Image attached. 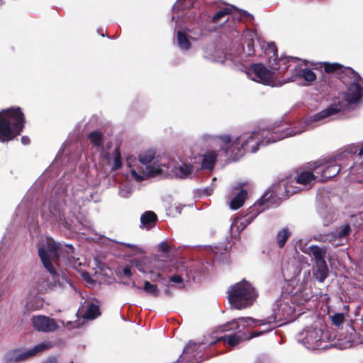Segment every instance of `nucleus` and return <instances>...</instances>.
<instances>
[{
	"label": "nucleus",
	"instance_id": "nucleus-5",
	"mask_svg": "<svg viewBox=\"0 0 363 363\" xmlns=\"http://www.w3.org/2000/svg\"><path fill=\"white\" fill-rule=\"evenodd\" d=\"M318 178L310 171H301L294 178H287L274 186L277 193L278 200L281 201L302 190L312 187Z\"/></svg>",
	"mask_w": 363,
	"mask_h": 363
},
{
	"label": "nucleus",
	"instance_id": "nucleus-46",
	"mask_svg": "<svg viewBox=\"0 0 363 363\" xmlns=\"http://www.w3.org/2000/svg\"><path fill=\"white\" fill-rule=\"evenodd\" d=\"M123 274L126 277H130L131 275V269L129 267H125L123 269Z\"/></svg>",
	"mask_w": 363,
	"mask_h": 363
},
{
	"label": "nucleus",
	"instance_id": "nucleus-51",
	"mask_svg": "<svg viewBox=\"0 0 363 363\" xmlns=\"http://www.w3.org/2000/svg\"><path fill=\"white\" fill-rule=\"evenodd\" d=\"M359 156H363V144L362 145L361 148L359 149Z\"/></svg>",
	"mask_w": 363,
	"mask_h": 363
},
{
	"label": "nucleus",
	"instance_id": "nucleus-20",
	"mask_svg": "<svg viewBox=\"0 0 363 363\" xmlns=\"http://www.w3.org/2000/svg\"><path fill=\"white\" fill-rule=\"evenodd\" d=\"M298 245L302 252H303L306 254H308L312 258V259L315 262V264L325 262V257L327 251L325 247L311 245L308 247H306V246H304V247H302L301 240L298 241Z\"/></svg>",
	"mask_w": 363,
	"mask_h": 363
},
{
	"label": "nucleus",
	"instance_id": "nucleus-12",
	"mask_svg": "<svg viewBox=\"0 0 363 363\" xmlns=\"http://www.w3.org/2000/svg\"><path fill=\"white\" fill-rule=\"evenodd\" d=\"M274 197L278 199L277 193L275 192L274 186L272 189L264 193V194L257 200L253 206H250L247 210L245 220L249 223L261 212L265 209L277 206L278 203L275 201Z\"/></svg>",
	"mask_w": 363,
	"mask_h": 363
},
{
	"label": "nucleus",
	"instance_id": "nucleus-24",
	"mask_svg": "<svg viewBox=\"0 0 363 363\" xmlns=\"http://www.w3.org/2000/svg\"><path fill=\"white\" fill-rule=\"evenodd\" d=\"M257 319H254L250 317L247 318H239L237 319H234L232 321L228 323L227 324L222 326V330L223 331H229L231 330H237L239 329L240 326L242 325L243 328L246 326H249V322H252L255 325H257L255 323V320Z\"/></svg>",
	"mask_w": 363,
	"mask_h": 363
},
{
	"label": "nucleus",
	"instance_id": "nucleus-47",
	"mask_svg": "<svg viewBox=\"0 0 363 363\" xmlns=\"http://www.w3.org/2000/svg\"><path fill=\"white\" fill-rule=\"evenodd\" d=\"M43 363H57V359L55 357H50L48 358L45 361H44Z\"/></svg>",
	"mask_w": 363,
	"mask_h": 363
},
{
	"label": "nucleus",
	"instance_id": "nucleus-52",
	"mask_svg": "<svg viewBox=\"0 0 363 363\" xmlns=\"http://www.w3.org/2000/svg\"><path fill=\"white\" fill-rule=\"evenodd\" d=\"M244 16H247L249 17L250 19H252V16L250 15V13H248L247 12L245 11L244 13H243Z\"/></svg>",
	"mask_w": 363,
	"mask_h": 363
},
{
	"label": "nucleus",
	"instance_id": "nucleus-48",
	"mask_svg": "<svg viewBox=\"0 0 363 363\" xmlns=\"http://www.w3.org/2000/svg\"><path fill=\"white\" fill-rule=\"evenodd\" d=\"M21 142L23 145H28L30 143V139L27 136H23L21 138Z\"/></svg>",
	"mask_w": 363,
	"mask_h": 363
},
{
	"label": "nucleus",
	"instance_id": "nucleus-18",
	"mask_svg": "<svg viewBox=\"0 0 363 363\" xmlns=\"http://www.w3.org/2000/svg\"><path fill=\"white\" fill-rule=\"evenodd\" d=\"M305 67L303 65L298 64L292 69L291 76L284 83L294 82L298 79H303L308 84L314 82L316 79V74L310 69L307 68V64L304 63Z\"/></svg>",
	"mask_w": 363,
	"mask_h": 363
},
{
	"label": "nucleus",
	"instance_id": "nucleus-31",
	"mask_svg": "<svg viewBox=\"0 0 363 363\" xmlns=\"http://www.w3.org/2000/svg\"><path fill=\"white\" fill-rule=\"evenodd\" d=\"M223 339L225 340V341L228 343L229 347H233L239 342H240L242 340L247 339V337H245V335L241 332H238L227 337H220L218 339V340Z\"/></svg>",
	"mask_w": 363,
	"mask_h": 363
},
{
	"label": "nucleus",
	"instance_id": "nucleus-27",
	"mask_svg": "<svg viewBox=\"0 0 363 363\" xmlns=\"http://www.w3.org/2000/svg\"><path fill=\"white\" fill-rule=\"evenodd\" d=\"M329 269L326 262L315 264L313 276L319 282H323L328 276Z\"/></svg>",
	"mask_w": 363,
	"mask_h": 363
},
{
	"label": "nucleus",
	"instance_id": "nucleus-41",
	"mask_svg": "<svg viewBox=\"0 0 363 363\" xmlns=\"http://www.w3.org/2000/svg\"><path fill=\"white\" fill-rule=\"evenodd\" d=\"M263 326H267V328L264 330H260V331H254L250 333V335L247 337V339H251L253 337H256L257 336H259L262 334H264L266 332H269L272 330L275 326L273 324L270 325H264Z\"/></svg>",
	"mask_w": 363,
	"mask_h": 363
},
{
	"label": "nucleus",
	"instance_id": "nucleus-7",
	"mask_svg": "<svg viewBox=\"0 0 363 363\" xmlns=\"http://www.w3.org/2000/svg\"><path fill=\"white\" fill-rule=\"evenodd\" d=\"M297 339L308 350H319L326 349V343L331 340L333 337L328 333L323 322L318 320L311 325L306 326L298 334Z\"/></svg>",
	"mask_w": 363,
	"mask_h": 363
},
{
	"label": "nucleus",
	"instance_id": "nucleus-15",
	"mask_svg": "<svg viewBox=\"0 0 363 363\" xmlns=\"http://www.w3.org/2000/svg\"><path fill=\"white\" fill-rule=\"evenodd\" d=\"M266 55L268 56L269 66L272 69H286L291 62L296 63L299 60L292 57H281V58L277 57V52L276 48L274 44L269 45V48L266 51Z\"/></svg>",
	"mask_w": 363,
	"mask_h": 363
},
{
	"label": "nucleus",
	"instance_id": "nucleus-9",
	"mask_svg": "<svg viewBox=\"0 0 363 363\" xmlns=\"http://www.w3.org/2000/svg\"><path fill=\"white\" fill-rule=\"evenodd\" d=\"M177 44L182 50H188L191 48L189 38L196 39L202 35L204 23L196 20V23L179 21L176 20Z\"/></svg>",
	"mask_w": 363,
	"mask_h": 363
},
{
	"label": "nucleus",
	"instance_id": "nucleus-11",
	"mask_svg": "<svg viewBox=\"0 0 363 363\" xmlns=\"http://www.w3.org/2000/svg\"><path fill=\"white\" fill-rule=\"evenodd\" d=\"M193 0H178L173 6L172 21L179 20V21L196 23V20L204 23L206 16H198L193 10H187L186 9L193 6Z\"/></svg>",
	"mask_w": 363,
	"mask_h": 363
},
{
	"label": "nucleus",
	"instance_id": "nucleus-13",
	"mask_svg": "<svg viewBox=\"0 0 363 363\" xmlns=\"http://www.w3.org/2000/svg\"><path fill=\"white\" fill-rule=\"evenodd\" d=\"M252 80L271 86H279L284 84L282 82H276L274 72L267 69L262 64H253L247 72Z\"/></svg>",
	"mask_w": 363,
	"mask_h": 363
},
{
	"label": "nucleus",
	"instance_id": "nucleus-44",
	"mask_svg": "<svg viewBox=\"0 0 363 363\" xmlns=\"http://www.w3.org/2000/svg\"><path fill=\"white\" fill-rule=\"evenodd\" d=\"M211 250L213 251V253L218 255V254H223V252L226 251L227 249H226V247L223 248L220 247L216 246L214 247H212Z\"/></svg>",
	"mask_w": 363,
	"mask_h": 363
},
{
	"label": "nucleus",
	"instance_id": "nucleus-43",
	"mask_svg": "<svg viewBox=\"0 0 363 363\" xmlns=\"http://www.w3.org/2000/svg\"><path fill=\"white\" fill-rule=\"evenodd\" d=\"M132 188L128 184L122 185L119 189V195L123 198H128L132 194Z\"/></svg>",
	"mask_w": 363,
	"mask_h": 363
},
{
	"label": "nucleus",
	"instance_id": "nucleus-42",
	"mask_svg": "<svg viewBox=\"0 0 363 363\" xmlns=\"http://www.w3.org/2000/svg\"><path fill=\"white\" fill-rule=\"evenodd\" d=\"M330 318L332 320V323L333 325L339 327L340 326L344 320H345V315L342 313H335L333 315H330Z\"/></svg>",
	"mask_w": 363,
	"mask_h": 363
},
{
	"label": "nucleus",
	"instance_id": "nucleus-34",
	"mask_svg": "<svg viewBox=\"0 0 363 363\" xmlns=\"http://www.w3.org/2000/svg\"><path fill=\"white\" fill-rule=\"evenodd\" d=\"M100 315L99 308L95 303H90L88 306V308L84 314V318L85 319L93 320L98 317Z\"/></svg>",
	"mask_w": 363,
	"mask_h": 363
},
{
	"label": "nucleus",
	"instance_id": "nucleus-38",
	"mask_svg": "<svg viewBox=\"0 0 363 363\" xmlns=\"http://www.w3.org/2000/svg\"><path fill=\"white\" fill-rule=\"evenodd\" d=\"M289 231L286 228H283L278 233L277 236V240L280 247H282L285 245V242L289 238Z\"/></svg>",
	"mask_w": 363,
	"mask_h": 363
},
{
	"label": "nucleus",
	"instance_id": "nucleus-55",
	"mask_svg": "<svg viewBox=\"0 0 363 363\" xmlns=\"http://www.w3.org/2000/svg\"><path fill=\"white\" fill-rule=\"evenodd\" d=\"M361 218H363V214H360Z\"/></svg>",
	"mask_w": 363,
	"mask_h": 363
},
{
	"label": "nucleus",
	"instance_id": "nucleus-49",
	"mask_svg": "<svg viewBox=\"0 0 363 363\" xmlns=\"http://www.w3.org/2000/svg\"><path fill=\"white\" fill-rule=\"evenodd\" d=\"M211 59L212 60H214V61H216V62H223L224 60H223L222 57H220V58H216V57H211Z\"/></svg>",
	"mask_w": 363,
	"mask_h": 363
},
{
	"label": "nucleus",
	"instance_id": "nucleus-26",
	"mask_svg": "<svg viewBox=\"0 0 363 363\" xmlns=\"http://www.w3.org/2000/svg\"><path fill=\"white\" fill-rule=\"evenodd\" d=\"M345 334L340 333L337 335V340L343 341L346 347H350L355 340V330L352 326L347 325L345 328Z\"/></svg>",
	"mask_w": 363,
	"mask_h": 363
},
{
	"label": "nucleus",
	"instance_id": "nucleus-32",
	"mask_svg": "<svg viewBox=\"0 0 363 363\" xmlns=\"http://www.w3.org/2000/svg\"><path fill=\"white\" fill-rule=\"evenodd\" d=\"M199 345L195 342H190L184 348L183 354L180 357V359L189 361L192 357L196 355V352L199 347Z\"/></svg>",
	"mask_w": 363,
	"mask_h": 363
},
{
	"label": "nucleus",
	"instance_id": "nucleus-4",
	"mask_svg": "<svg viewBox=\"0 0 363 363\" xmlns=\"http://www.w3.org/2000/svg\"><path fill=\"white\" fill-rule=\"evenodd\" d=\"M193 171L192 165L186 163H179L169 157L158 159L155 162V165L147 167L145 174H137L138 179H145L156 176L170 177L185 179L189 177ZM136 175L135 172H133Z\"/></svg>",
	"mask_w": 363,
	"mask_h": 363
},
{
	"label": "nucleus",
	"instance_id": "nucleus-35",
	"mask_svg": "<svg viewBox=\"0 0 363 363\" xmlns=\"http://www.w3.org/2000/svg\"><path fill=\"white\" fill-rule=\"evenodd\" d=\"M351 232V228L349 224H345L339 227L334 233V237L339 240H345Z\"/></svg>",
	"mask_w": 363,
	"mask_h": 363
},
{
	"label": "nucleus",
	"instance_id": "nucleus-22",
	"mask_svg": "<svg viewBox=\"0 0 363 363\" xmlns=\"http://www.w3.org/2000/svg\"><path fill=\"white\" fill-rule=\"evenodd\" d=\"M51 347V344L48 342H41L38 345H36L33 348L23 351L19 354L18 357H16V359L18 361L24 360L29 357H33Z\"/></svg>",
	"mask_w": 363,
	"mask_h": 363
},
{
	"label": "nucleus",
	"instance_id": "nucleus-10",
	"mask_svg": "<svg viewBox=\"0 0 363 363\" xmlns=\"http://www.w3.org/2000/svg\"><path fill=\"white\" fill-rule=\"evenodd\" d=\"M242 38L244 45L227 54L225 56L226 59H229L235 63H242L245 58L255 55V46L259 41L257 33L253 30H247L243 32Z\"/></svg>",
	"mask_w": 363,
	"mask_h": 363
},
{
	"label": "nucleus",
	"instance_id": "nucleus-37",
	"mask_svg": "<svg viewBox=\"0 0 363 363\" xmlns=\"http://www.w3.org/2000/svg\"><path fill=\"white\" fill-rule=\"evenodd\" d=\"M230 13V9L225 8L218 11L213 17L212 21L214 23L218 22L220 20L223 19L224 21H227L229 19Z\"/></svg>",
	"mask_w": 363,
	"mask_h": 363
},
{
	"label": "nucleus",
	"instance_id": "nucleus-30",
	"mask_svg": "<svg viewBox=\"0 0 363 363\" xmlns=\"http://www.w3.org/2000/svg\"><path fill=\"white\" fill-rule=\"evenodd\" d=\"M349 174L351 180L359 183L363 182V162L351 167Z\"/></svg>",
	"mask_w": 363,
	"mask_h": 363
},
{
	"label": "nucleus",
	"instance_id": "nucleus-36",
	"mask_svg": "<svg viewBox=\"0 0 363 363\" xmlns=\"http://www.w3.org/2000/svg\"><path fill=\"white\" fill-rule=\"evenodd\" d=\"M88 138L90 140V143L93 145H94L96 147H101L102 145V143H103L102 133L97 131V130L92 131L89 134Z\"/></svg>",
	"mask_w": 363,
	"mask_h": 363
},
{
	"label": "nucleus",
	"instance_id": "nucleus-19",
	"mask_svg": "<svg viewBox=\"0 0 363 363\" xmlns=\"http://www.w3.org/2000/svg\"><path fill=\"white\" fill-rule=\"evenodd\" d=\"M32 324L35 329L41 332H52L58 328V325L55 319L45 315L33 317Z\"/></svg>",
	"mask_w": 363,
	"mask_h": 363
},
{
	"label": "nucleus",
	"instance_id": "nucleus-45",
	"mask_svg": "<svg viewBox=\"0 0 363 363\" xmlns=\"http://www.w3.org/2000/svg\"><path fill=\"white\" fill-rule=\"evenodd\" d=\"M159 248L164 252H167L169 250V245L166 242H161L159 245Z\"/></svg>",
	"mask_w": 363,
	"mask_h": 363
},
{
	"label": "nucleus",
	"instance_id": "nucleus-2",
	"mask_svg": "<svg viewBox=\"0 0 363 363\" xmlns=\"http://www.w3.org/2000/svg\"><path fill=\"white\" fill-rule=\"evenodd\" d=\"M38 255L45 268L52 275L55 286H59L66 289L74 290L72 284L68 280L66 275L63 272L62 274H58L55 268V264L60 267L63 264L72 266L77 264L79 259L77 258V255L72 245H62L55 242L51 238H45L43 239L38 247Z\"/></svg>",
	"mask_w": 363,
	"mask_h": 363
},
{
	"label": "nucleus",
	"instance_id": "nucleus-17",
	"mask_svg": "<svg viewBox=\"0 0 363 363\" xmlns=\"http://www.w3.org/2000/svg\"><path fill=\"white\" fill-rule=\"evenodd\" d=\"M164 157L161 156H155V152L153 150H148L141 154L139 155L138 159L140 163L145 165L144 168L142 169H139L137 171L135 169H131L130 173L132 177L137 181L141 182L144 179H138L136 177L137 175L134 174L133 172H135L136 174L142 175L145 174V172H147V167H152L155 165V162L160 158H164Z\"/></svg>",
	"mask_w": 363,
	"mask_h": 363
},
{
	"label": "nucleus",
	"instance_id": "nucleus-14",
	"mask_svg": "<svg viewBox=\"0 0 363 363\" xmlns=\"http://www.w3.org/2000/svg\"><path fill=\"white\" fill-rule=\"evenodd\" d=\"M42 216L51 224L64 226L67 228H72V220H69L61 214L60 209L57 206H52L50 204H44L42 210Z\"/></svg>",
	"mask_w": 363,
	"mask_h": 363
},
{
	"label": "nucleus",
	"instance_id": "nucleus-8",
	"mask_svg": "<svg viewBox=\"0 0 363 363\" xmlns=\"http://www.w3.org/2000/svg\"><path fill=\"white\" fill-rule=\"evenodd\" d=\"M255 288L248 281L242 280L230 286L228 296L231 306L242 310L251 306L257 298Z\"/></svg>",
	"mask_w": 363,
	"mask_h": 363
},
{
	"label": "nucleus",
	"instance_id": "nucleus-29",
	"mask_svg": "<svg viewBox=\"0 0 363 363\" xmlns=\"http://www.w3.org/2000/svg\"><path fill=\"white\" fill-rule=\"evenodd\" d=\"M107 159L108 163L112 169L116 170L122 167L121 155L118 147H116Z\"/></svg>",
	"mask_w": 363,
	"mask_h": 363
},
{
	"label": "nucleus",
	"instance_id": "nucleus-40",
	"mask_svg": "<svg viewBox=\"0 0 363 363\" xmlns=\"http://www.w3.org/2000/svg\"><path fill=\"white\" fill-rule=\"evenodd\" d=\"M143 289L146 293L150 294L154 296L157 297L159 296V289H157V286L147 281H145Z\"/></svg>",
	"mask_w": 363,
	"mask_h": 363
},
{
	"label": "nucleus",
	"instance_id": "nucleus-16",
	"mask_svg": "<svg viewBox=\"0 0 363 363\" xmlns=\"http://www.w3.org/2000/svg\"><path fill=\"white\" fill-rule=\"evenodd\" d=\"M336 162L337 159L328 160L315 167L314 172L318 176L319 181L325 182L338 174L340 167Z\"/></svg>",
	"mask_w": 363,
	"mask_h": 363
},
{
	"label": "nucleus",
	"instance_id": "nucleus-53",
	"mask_svg": "<svg viewBox=\"0 0 363 363\" xmlns=\"http://www.w3.org/2000/svg\"><path fill=\"white\" fill-rule=\"evenodd\" d=\"M125 248H123V250H125L126 253H128L129 249L126 248L125 246H123Z\"/></svg>",
	"mask_w": 363,
	"mask_h": 363
},
{
	"label": "nucleus",
	"instance_id": "nucleus-54",
	"mask_svg": "<svg viewBox=\"0 0 363 363\" xmlns=\"http://www.w3.org/2000/svg\"><path fill=\"white\" fill-rule=\"evenodd\" d=\"M133 286L136 287L138 289H140V288L138 286H136L135 284H133Z\"/></svg>",
	"mask_w": 363,
	"mask_h": 363
},
{
	"label": "nucleus",
	"instance_id": "nucleus-21",
	"mask_svg": "<svg viewBox=\"0 0 363 363\" xmlns=\"http://www.w3.org/2000/svg\"><path fill=\"white\" fill-rule=\"evenodd\" d=\"M169 272L174 273L169 277L171 282L177 284L178 288L181 289L184 286V281L185 279H189L187 268L185 265H176L169 267Z\"/></svg>",
	"mask_w": 363,
	"mask_h": 363
},
{
	"label": "nucleus",
	"instance_id": "nucleus-3",
	"mask_svg": "<svg viewBox=\"0 0 363 363\" xmlns=\"http://www.w3.org/2000/svg\"><path fill=\"white\" fill-rule=\"evenodd\" d=\"M309 299L308 294H303V291H297L291 296H284L277 300L273 308V314L266 319L255 320L257 325H270L276 322L285 321L291 322L296 316V306L303 305ZM300 314L298 312V315Z\"/></svg>",
	"mask_w": 363,
	"mask_h": 363
},
{
	"label": "nucleus",
	"instance_id": "nucleus-33",
	"mask_svg": "<svg viewBox=\"0 0 363 363\" xmlns=\"http://www.w3.org/2000/svg\"><path fill=\"white\" fill-rule=\"evenodd\" d=\"M216 153L213 151L208 152L203 155L201 167L203 169H212L214 167Z\"/></svg>",
	"mask_w": 363,
	"mask_h": 363
},
{
	"label": "nucleus",
	"instance_id": "nucleus-50",
	"mask_svg": "<svg viewBox=\"0 0 363 363\" xmlns=\"http://www.w3.org/2000/svg\"><path fill=\"white\" fill-rule=\"evenodd\" d=\"M164 294L167 295V296H171L172 294L170 292V290L169 289V286L165 289L164 291Z\"/></svg>",
	"mask_w": 363,
	"mask_h": 363
},
{
	"label": "nucleus",
	"instance_id": "nucleus-39",
	"mask_svg": "<svg viewBox=\"0 0 363 363\" xmlns=\"http://www.w3.org/2000/svg\"><path fill=\"white\" fill-rule=\"evenodd\" d=\"M121 245L129 249L128 252L129 256H135L143 252V250L135 245L125 242L121 243Z\"/></svg>",
	"mask_w": 363,
	"mask_h": 363
},
{
	"label": "nucleus",
	"instance_id": "nucleus-1",
	"mask_svg": "<svg viewBox=\"0 0 363 363\" xmlns=\"http://www.w3.org/2000/svg\"><path fill=\"white\" fill-rule=\"evenodd\" d=\"M326 72H336L347 86L346 91L342 94L341 100L335 101L325 109L307 117L303 124L293 129L272 130L266 129L255 130L251 133H245L236 138L228 135L213 136L204 134L202 137L205 140H216L219 138L222 142L220 150L225 155L233 160H238L245 152L254 153L259 145H267L287 137L300 134L306 130L313 129L322 123L331 120L337 113L345 111L350 106L357 104L363 96V80L359 74L350 67H345L338 63L324 62Z\"/></svg>",
	"mask_w": 363,
	"mask_h": 363
},
{
	"label": "nucleus",
	"instance_id": "nucleus-6",
	"mask_svg": "<svg viewBox=\"0 0 363 363\" xmlns=\"http://www.w3.org/2000/svg\"><path fill=\"white\" fill-rule=\"evenodd\" d=\"M24 123V115L18 107L0 111V140L8 142L20 135Z\"/></svg>",
	"mask_w": 363,
	"mask_h": 363
},
{
	"label": "nucleus",
	"instance_id": "nucleus-23",
	"mask_svg": "<svg viewBox=\"0 0 363 363\" xmlns=\"http://www.w3.org/2000/svg\"><path fill=\"white\" fill-rule=\"evenodd\" d=\"M233 192L235 196L230 203V207L233 210H237L244 204L247 193L246 190L240 189L238 186L233 188Z\"/></svg>",
	"mask_w": 363,
	"mask_h": 363
},
{
	"label": "nucleus",
	"instance_id": "nucleus-28",
	"mask_svg": "<svg viewBox=\"0 0 363 363\" xmlns=\"http://www.w3.org/2000/svg\"><path fill=\"white\" fill-rule=\"evenodd\" d=\"M157 219V215L154 212L146 211L140 217V226L149 230L155 226Z\"/></svg>",
	"mask_w": 363,
	"mask_h": 363
},
{
	"label": "nucleus",
	"instance_id": "nucleus-25",
	"mask_svg": "<svg viewBox=\"0 0 363 363\" xmlns=\"http://www.w3.org/2000/svg\"><path fill=\"white\" fill-rule=\"evenodd\" d=\"M318 213L323 220L324 225H329L336 219L335 211L328 206H320L318 208Z\"/></svg>",
	"mask_w": 363,
	"mask_h": 363
}]
</instances>
